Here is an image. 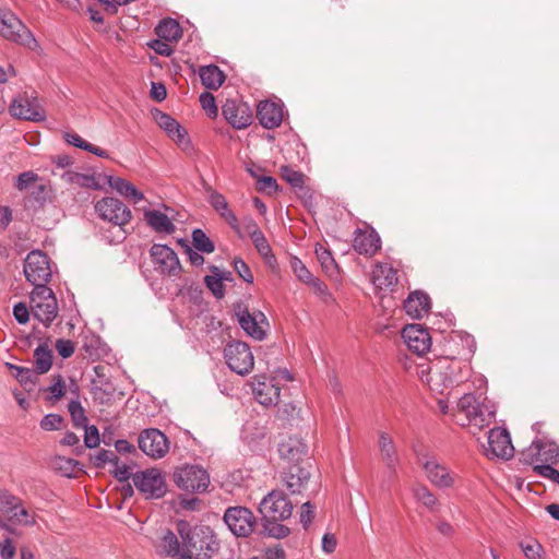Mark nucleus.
<instances>
[{"label":"nucleus","instance_id":"nucleus-1","mask_svg":"<svg viewBox=\"0 0 559 559\" xmlns=\"http://www.w3.org/2000/svg\"><path fill=\"white\" fill-rule=\"evenodd\" d=\"M467 362L456 358L439 357L423 364L418 368V376L429 389L438 394L460 385L469 377Z\"/></svg>","mask_w":559,"mask_h":559},{"label":"nucleus","instance_id":"nucleus-2","mask_svg":"<svg viewBox=\"0 0 559 559\" xmlns=\"http://www.w3.org/2000/svg\"><path fill=\"white\" fill-rule=\"evenodd\" d=\"M177 532L186 548H189L191 552L192 550L199 551L198 559H211L221 548V544L210 526L192 527L188 522L179 521Z\"/></svg>","mask_w":559,"mask_h":559},{"label":"nucleus","instance_id":"nucleus-3","mask_svg":"<svg viewBox=\"0 0 559 559\" xmlns=\"http://www.w3.org/2000/svg\"><path fill=\"white\" fill-rule=\"evenodd\" d=\"M0 35L31 50L38 47L33 33L11 11L0 8Z\"/></svg>","mask_w":559,"mask_h":559},{"label":"nucleus","instance_id":"nucleus-4","mask_svg":"<svg viewBox=\"0 0 559 559\" xmlns=\"http://www.w3.org/2000/svg\"><path fill=\"white\" fill-rule=\"evenodd\" d=\"M174 481L178 488L191 493L205 492L210 486V475L200 465L183 464L174 471Z\"/></svg>","mask_w":559,"mask_h":559},{"label":"nucleus","instance_id":"nucleus-5","mask_svg":"<svg viewBox=\"0 0 559 559\" xmlns=\"http://www.w3.org/2000/svg\"><path fill=\"white\" fill-rule=\"evenodd\" d=\"M0 513L5 521H0V526L8 530V523L19 526H33L36 521L27 509L23 507L22 500L9 492L0 490Z\"/></svg>","mask_w":559,"mask_h":559},{"label":"nucleus","instance_id":"nucleus-6","mask_svg":"<svg viewBox=\"0 0 559 559\" xmlns=\"http://www.w3.org/2000/svg\"><path fill=\"white\" fill-rule=\"evenodd\" d=\"M459 415H464L465 420L462 425L474 426L481 429L488 426L495 416V412L480 403L477 397L472 394H464L457 402Z\"/></svg>","mask_w":559,"mask_h":559},{"label":"nucleus","instance_id":"nucleus-7","mask_svg":"<svg viewBox=\"0 0 559 559\" xmlns=\"http://www.w3.org/2000/svg\"><path fill=\"white\" fill-rule=\"evenodd\" d=\"M31 309L35 319L48 326L58 314V305L51 288L38 285L31 294Z\"/></svg>","mask_w":559,"mask_h":559},{"label":"nucleus","instance_id":"nucleus-8","mask_svg":"<svg viewBox=\"0 0 559 559\" xmlns=\"http://www.w3.org/2000/svg\"><path fill=\"white\" fill-rule=\"evenodd\" d=\"M132 479L135 488L145 499H160L167 492L165 477L157 468L138 472Z\"/></svg>","mask_w":559,"mask_h":559},{"label":"nucleus","instance_id":"nucleus-9","mask_svg":"<svg viewBox=\"0 0 559 559\" xmlns=\"http://www.w3.org/2000/svg\"><path fill=\"white\" fill-rule=\"evenodd\" d=\"M293 502L282 490H272L259 504L262 520H287L293 513Z\"/></svg>","mask_w":559,"mask_h":559},{"label":"nucleus","instance_id":"nucleus-10","mask_svg":"<svg viewBox=\"0 0 559 559\" xmlns=\"http://www.w3.org/2000/svg\"><path fill=\"white\" fill-rule=\"evenodd\" d=\"M418 463L425 471L427 479L437 488L447 489L455 484L456 474L441 464L435 456L418 454Z\"/></svg>","mask_w":559,"mask_h":559},{"label":"nucleus","instance_id":"nucleus-11","mask_svg":"<svg viewBox=\"0 0 559 559\" xmlns=\"http://www.w3.org/2000/svg\"><path fill=\"white\" fill-rule=\"evenodd\" d=\"M227 366L234 372L245 376L253 369L254 358L250 347L243 342H231L224 348Z\"/></svg>","mask_w":559,"mask_h":559},{"label":"nucleus","instance_id":"nucleus-12","mask_svg":"<svg viewBox=\"0 0 559 559\" xmlns=\"http://www.w3.org/2000/svg\"><path fill=\"white\" fill-rule=\"evenodd\" d=\"M24 274L34 288H38V285H46L51 276L47 254L39 250L31 251L24 261Z\"/></svg>","mask_w":559,"mask_h":559},{"label":"nucleus","instance_id":"nucleus-13","mask_svg":"<svg viewBox=\"0 0 559 559\" xmlns=\"http://www.w3.org/2000/svg\"><path fill=\"white\" fill-rule=\"evenodd\" d=\"M224 522L234 535L247 537L254 530L255 516L246 507H229L225 511Z\"/></svg>","mask_w":559,"mask_h":559},{"label":"nucleus","instance_id":"nucleus-14","mask_svg":"<svg viewBox=\"0 0 559 559\" xmlns=\"http://www.w3.org/2000/svg\"><path fill=\"white\" fill-rule=\"evenodd\" d=\"M98 215L115 225L123 226L131 219V211L116 198H103L95 204Z\"/></svg>","mask_w":559,"mask_h":559},{"label":"nucleus","instance_id":"nucleus-15","mask_svg":"<svg viewBox=\"0 0 559 559\" xmlns=\"http://www.w3.org/2000/svg\"><path fill=\"white\" fill-rule=\"evenodd\" d=\"M155 270L162 274L177 276L181 265L176 252L166 245L155 243L150 250Z\"/></svg>","mask_w":559,"mask_h":559},{"label":"nucleus","instance_id":"nucleus-16","mask_svg":"<svg viewBox=\"0 0 559 559\" xmlns=\"http://www.w3.org/2000/svg\"><path fill=\"white\" fill-rule=\"evenodd\" d=\"M139 448L152 459H160L169 450L167 437L158 429H145L139 436Z\"/></svg>","mask_w":559,"mask_h":559},{"label":"nucleus","instance_id":"nucleus-17","mask_svg":"<svg viewBox=\"0 0 559 559\" xmlns=\"http://www.w3.org/2000/svg\"><path fill=\"white\" fill-rule=\"evenodd\" d=\"M9 112L16 119L39 122L46 115L36 97L26 95L14 98L9 107Z\"/></svg>","mask_w":559,"mask_h":559},{"label":"nucleus","instance_id":"nucleus-18","mask_svg":"<svg viewBox=\"0 0 559 559\" xmlns=\"http://www.w3.org/2000/svg\"><path fill=\"white\" fill-rule=\"evenodd\" d=\"M152 116L158 127L163 129L181 150L188 152L192 148L187 131L173 117L159 109L152 111Z\"/></svg>","mask_w":559,"mask_h":559},{"label":"nucleus","instance_id":"nucleus-19","mask_svg":"<svg viewBox=\"0 0 559 559\" xmlns=\"http://www.w3.org/2000/svg\"><path fill=\"white\" fill-rule=\"evenodd\" d=\"M222 114L235 129H245L252 122V110L242 102L227 99L222 107Z\"/></svg>","mask_w":559,"mask_h":559},{"label":"nucleus","instance_id":"nucleus-20","mask_svg":"<svg viewBox=\"0 0 559 559\" xmlns=\"http://www.w3.org/2000/svg\"><path fill=\"white\" fill-rule=\"evenodd\" d=\"M524 462L533 464L539 461L543 464L559 462V445L555 442L533 441L527 452L523 453Z\"/></svg>","mask_w":559,"mask_h":559},{"label":"nucleus","instance_id":"nucleus-21","mask_svg":"<svg viewBox=\"0 0 559 559\" xmlns=\"http://www.w3.org/2000/svg\"><path fill=\"white\" fill-rule=\"evenodd\" d=\"M488 454L500 459L513 456L514 448L509 432L503 428H493L488 433Z\"/></svg>","mask_w":559,"mask_h":559},{"label":"nucleus","instance_id":"nucleus-22","mask_svg":"<svg viewBox=\"0 0 559 559\" xmlns=\"http://www.w3.org/2000/svg\"><path fill=\"white\" fill-rule=\"evenodd\" d=\"M255 400L264 406L275 405L280 399V388L265 376H255L251 381Z\"/></svg>","mask_w":559,"mask_h":559},{"label":"nucleus","instance_id":"nucleus-23","mask_svg":"<svg viewBox=\"0 0 559 559\" xmlns=\"http://www.w3.org/2000/svg\"><path fill=\"white\" fill-rule=\"evenodd\" d=\"M402 337L409 350L421 355L429 350L431 340L427 330L418 324H411L403 329Z\"/></svg>","mask_w":559,"mask_h":559},{"label":"nucleus","instance_id":"nucleus-24","mask_svg":"<svg viewBox=\"0 0 559 559\" xmlns=\"http://www.w3.org/2000/svg\"><path fill=\"white\" fill-rule=\"evenodd\" d=\"M206 192L209 193V202L211 206L219 214L222 218L225 219V222L240 236L242 237L240 233V225L238 222L237 216L235 213L229 209V204L226 200V198L212 189L211 187H207Z\"/></svg>","mask_w":559,"mask_h":559},{"label":"nucleus","instance_id":"nucleus-25","mask_svg":"<svg viewBox=\"0 0 559 559\" xmlns=\"http://www.w3.org/2000/svg\"><path fill=\"white\" fill-rule=\"evenodd\" d=\"M257 117L265 129L277 128L283 120V107L270 100L260 102L257 107Z\"/></svg>","mask_w":559,"mask_h":559},{"label":"nucleus","instance_id":"nucleus-26","mask_svg":"<svg viewBox=\"0 0 559 559\" xmlns=\"http://www.w3.org/2000/svg\"><path fill=\"white\" fill-rule=\"evenodd\" d=\"M238 318V323L241 329L251 337L261 341L265 336V332L260 326L259 319L264 321L265 317L262 312H258V314H251L247 308H239L236 312Z\"/></svg>","mask_w":559,"mask_h":559},{"label":"nucleus","instance_id":"nucleus-27","mask_svg":"<svg viewBox=\"0 0 559 559\" xmlns=\"http://www.w3.org/2000/svg\"><path fill=\"white\" fill-rule=\"evenodd\" d=\"M310 478V471L299 464H292L284 474L287 489L293 493H301Z\"/></svg>","mask_w":559,"mask_h":559},{"label":"nucleus","instance_id":"nucleus-28","mask_svg":"<svg viewBox=\"0 0 559 559\" xmlns=\"http://www.w3.org/2000/svg\"><path fill=\"white\" fill-rule=\"evenodd\" d=\"M381 240L374 230H360L355 233L353 247L359 254L373 255L380 249Z\"/></svg>","mask_w":559,"mask_h":559},{"label":"nucleus","instance_id":"nucleus-29","mask_svg":"<svg viewBox=\"0 0 559 559\" xmlns=\"http://www.w3.org/2000/svg\"><path fill=\"white\" fill-rule=\"evenodd\" d=\"M282 459L298 463L308 452L307 444L298 437H289L278 447Z\"/></svg>","mask_w":559,"mask_h":559},{"label":"nucleus","instance_id":"nucleus-30","mask_svg":"<svg viewBox=\"0 0 559 559\" xmlns=\"http://www.w3.org/2000/svg\"><path fill=\"white\" fill-rule=\"evenodd\" d=\"M430 309V299L421 292L412 293L404 301L405 312L413 319L423 318Z\"/></svg>","mask_w":559,"mask_h":559},{"label":"nucleus","instance_id":"nucleus-31","mask_svg":"<svg viewBox=\"0 0 559 559\" xmlns=\"http://www.w3.org/2000/svg\"><path fill=\"white\" fill-rule=\"evenodd\" d=\"M378 445L382 461L390 471L395 473L400 459L393 439L389 433L382 431L379 433Z\"/></svg>","mask_w":559,"mask_h":559},{"label":"nucleus","instance_id":"nucleus-32","mask_svg":"<svg viewBox=\"0 0 559 559\" xmlns=\"http://www.w3.org/2000/svg\"><path fill=\"white\" fill-rule=\"evenodd\" d=\"M154 548L159 557L167 558L181 551L182 545L180 544L177 535L167 528L163 532V535L154 542Z\"/></svg>","mask_w":559,"mask_h":559},{"label":"nucleus","instance_id":"nucleus-33","mask_svg":"<svg viewBox=\"0 0 559 559\" xmlns=\"http://www.w3.org/2000/svg\"><path fill=\"white\" fill-rule=\"evenodd\" d=\"M108 183L118 193L133 201L135 204L144 200V194L139 191L133 183L123 178L110 176L108 178Z\"/></svg>","mask_w":559,"mask_h":559},{"label":"nucleus","instance_id":"nucleus-34","mask_svg":"<svg viewBox=\"0 0 559 559\" xmlns=\"http://www.w3.org/2000/svg\"><path fill=\"white\" fill-rule=\"evenodd\" d=\"M146 223L157 233L173 234L176 229L170 218L157 210L146 211Z\"/></svg>","mask_w":559,"mask_h":559},{"label":"nucleus","instance_id":"nucleus-35","mask_svg":"<svg viewBox=\"0 0 559 559\" xmlns=\"http://www.w3.org/2000/svg\"><path fill=\"white\" fill-rule=\"evenodd\" d=\"M372 281L379 288L393 286L397 283L396 271L386 263H379L372 271Z\"/></svg>","mask_w":559,"mask_h":559},{"label":"nucleus","instance_id":"nucleus-36","mask_svg":"<svg viewBox=\"0 0 559 559\" xmlns=\"http://www.w3.org/2000/svg\"><path fill=\"white\" fill-rule=\"evenodd\" d=\"M199 75L202 84L209 90H217L225 81L224 72L214 64L201 67Z\"/></svg>","mask_w":559,"mask_h":559},{"label":"nucleus","instance_id":"nucleus-37","mask_svg":"<svg viewBox=\"0 0 559 559\" xmlns=\"http://www.w3.org/2000/svg\"><path fill=\"white\" fill-rule=\"evenodd\" d=\"M412 493L416 502L425 507L429 512L439 510V501L436 495L425 485L417 484L413 486Z\"/></svg>","mask_w":559,"mask_h":559},{"label":"nucleus","instance_id":"nucleus-38","mask_svg":"<svg viewBox=\"0 0 559 559\" xmlns=\"http://www.w3.org/2000/svg\"><path fill=\"white\" fill-rule=\"evenodd\" d=\"M156 35L166 41H177L181 35V27L174 19H165L155 28Z\"/></svg>","mask_w":559,"mask_h":559},{"label":"nucleus","instance_id":"nucleus-39","mask_svg":"<svg viewBox=\"0 0 559 559\" xmlns=\"http://www.w3.org/2000/svg\"><path fill=\"white\" fill-rule=\"evenodd\" d=\"M34 366L38 374L48 372L52 366V352L46 344H40L34 350Z\"/></svg>","mask_w":559,"mask_h":559},{"label":"nucleus","instance_id":"nucleus-40","mask_svg":"<svg viewBox=\"0 0 559 559\" xmlns=\"http://www.w3.org/2000/svg\"><path fill=\"white\" fill-rule=\"evenodd\" d=\"M282 520H262V533L267 537L282 539L290 534V528L282 523Z\"/></svg>","mask_w":559,"mask_h":559},{"label":"nucleus","instance_id":"nucleus-41","mask_svg":"<svg viewBox=\"0 0 559 559\" xmlns=\"http://www.w3.org/2000/svg\"><path fill=\"white\" fill-rule=\"evenodd\" d=\"M252 243L254 245L259 254L263 258L266 264L274 265L276 263V258L272 253V249L266 240L264 234L261 231L258 235L250 238Z\"/></svg>","mask_w":559,"mask_h":559},{"label":"nucleus","instance_id":"nucleus-42","mask_svg":"<svg viewBox=\"0 0 559 559\" xmlns=\"http://www.w3.org/2000/svg\"><path fill=\"white\" fill-rule=\"evenodd\" d=\"M79 465V461L60 455L51 460V467L66 477H72Z\"/></svg>","mask_w":559,"mask_h":559},{"label":"nucleus","instance_id":"nucleus-43","mask_svg":"<svg viewBox=\"0 0 559 559\" xmlns=\"http://www.w3.org/2000/svg\"><path fill=\"white\" fill-rule=\"evenodd\" d=\"M192 243L198 251L204 253H212L215 250L213 241L200 228L192 231Z\"/></svg>","mask_w":559,"mask_h":559},{"label":"nucleus","instance_id":"nucleus-44","mask_svg":"<svg viewBox=\"0 0 559 559\" xmlns=\"http://www.w3.org/2000/svg\"><path fill=\"white\" fill-rule=\"evenodd\" d=\"M8 367L12 370L13 376L17 379L21 384H34L38 373L35 369H29L25 367H19L12 364H8Z\"/></svg>","mask_w":559,"mask_h":559},{"label":"nucleus","instance_id":"nucleus-45","mask_svg":"<svg viewBox=\"0 0 559 559\" xmlns=\"http://www.w3.org/2000/svg\"><path fill=\"white\" fill-rule=\"evenodd\" d=\"M68 409L75 427H86L88 419L80 401L72 400L68 405Z\"/></svg>","mask_w":559,"mask_h":559},{"label":"nucleus","instance_id":"nucleus-46","mask_svg":"<svg viewBox=\"0 0 559 559\" xmlns=\"http://www.w3.org/2000/svg\"><path fill=\"white\" fill-rule=\"evenodd\" d=\"M290 267L295 276L306 285L313 278L312 273L304 264V262L297 257L290 259Z\"/></svg>","mask_w":559,"mask_h":559},{"label":"nucleus","instance_id":"nucleus-47","mask_svg":"<svg viewBox=\"0 0 559 559\" xmlns=\"http://www.w3.org/2000/svg\"><path fill=\"white\" fill-rule=\"evenodd\" d=\"M316 254L324 272L330 275L333 274L337 265L331 252L326 250L324 247L320 246L319 248L316 249Z\"/></svg>","mask_w":559,"mask_h":559},{"label":"nucleus","instance_id":"nucleus-48","mask_svg":"<svg viewBox=\"0 0 559 559\" xmlns=\"http://www.w3.org/2000/svg\"><path fill=\"white\" fill-rule=\"evenodd\" d=\"M223 280L222 275H206L204 278L206 287L218 299L223 298L225 294Z\"/></svg>","mask_w":559,"mask_h":559},{"label":"nucleus","instance_id":"nucleus-49","mask_svg":"<svg viewBox=\"0 0 559 559\" xmlns=\"http://www.w3.org/2000/svg\"><path fill=\"white\" fill-rule=\"evenodd\" d=\"M281 174L285 181H287L294 188H301L304 186V174L294 170L288 166L281 167Z\"/></svg>","mask_w":559,"mask_h":559},{"label":"nucleus","instance_id":"nucleus-50","mask_svg":"<svg viewBox=\"0 0 559 559\" xmlns=\"http://www.w3.org/2000/svg\"><path fill=\"white\" fill-rule=\"evenodd\" d=\"M91 461L95 467L102 468L106 463L117 464L118 457L112 451L102 449L91 457Z\"/></svg>","mask_w":559,"mask_h":559},{"label":"nucleus","instance_id":"nucleus-51","mask_svg":"<svg viewBox=\"0 0 559 559\" xmlns=\"http://www.w3.org/2000/svg\"><path fill=\"white\" fill-rule=\"evenodd\" d=\"M307 285L324 302H329L330 300H332V295H331L328 286L320 278L313 276V278Z\"/></svg>","mask_w":559,"mask_h":559},{"label":"nucleus","instance_id":"nucleus-52","mask_svg":"<svg viewBox=\"0 0 559 559\" xmlns=\"http://www.w3.org/2000/svg\"><path fill=\"white\" fill-rule=\"evenodd\" d=\"M534 472L539 476L550 479L552 483L559 485V471L549 464H537L533 467Z\"/></svg>","mask_w":559,"mask_h":559},{"label":"nucleus","instance_id":"nucleus-53","mask_svg":"<svg viewBox=\"0 0 559 559\" xmlns=\"http://www.w3.org/2000/svg\"><path fill=\"white\" fill-rule=\"evenodd\" d=\"M200 103L202 108L206 111L209 117H216L217 116V106L215 104V97L209 93L204 92L200 95Z\"/></svg>","mask_w":559,"mask_h":559},{"label":"nucleus","instance_id":"nucleus-54","mask_svg":"<svg viewBox=\"0 0 559 559\" xmlns=\"http://www.w3.org/2000/svg\"><path fill=\"white\" fill-rule=\"evenodd\" d=\"M62 417L58 414H47L40 420V428L46 431L58 430L61 426Z\"/></svg>","mask_w":559,"mask_h":559},{"label":"nucleus","instance_id":"nucleus-55","mask_svg":"<svg viewBox=\"0 0 559 559\" xmlns=\"http://www.w3.org/2000/svg\"><path fill=\"white\" fill-rule=\"evenodd\" d=\"M257 189L271 194L277 191L278 185L275 178L271 176H262L257 180Z\"/></svg>","mask_w":559,"mask_h":559},{"label":"nucleus","instance_id":"nucleus-56","mask_svg":"<svg viewBox=\"0 0 559 559\" xmlns=\"http://www.w3.org/2000/svg\"><path fill=\"white\" fill-rule=\"evenodd\" d=\"M38 180V175L34 171H24L16 178L15 188L20 191L27 189L32 183Z\"/></svg>","mask_w":559,"mask_h":559},{"label":"nucleus","instance_id":"nucleus-57","mask_svg":"<svg viewBox=\"0 0 559 559\" xmlns=\"http://www.w3.org/2000/svg\"><path fill=\"white\" fill-rule=\"evenodd\" d=\"M234 269L246 283H253V275L248 264L240 258L234 260Z\"/></svg>","mask_w":559,"mask_h":559},{"label":"nucleus","instance_id":"nucleus-58","mask_svg":"<svg viewBox=\"0 0 559 559\" xmlns=\"http://www.w3.org/2000/svg\"><path fill=\"white\" fill-rule=\"evenodd\" d=\"M524 555L528 559H539L542 556V546L535 540L530 543H521L520 544Z\"/></svg>","mask_w":559,"mask_h":559},{"label":"nucleus","instance_id":"nucleus-59","mask_svg":"<svg viewBox=\"0 0 559 559\" xmlns=\"http://www.w3.org/2000/svg\"><path fill=\"white\" fill-rule=\"evenodd\" d=\"M85 428V435H84V443L86 448L94 449L98 447L100 439L98 429L95 426L84 427Z\"/></svg>","mask_w":559,"mask_h":559},{"label":"nucleus","instance_id":"nucleus-60","mask_svg":"<svg viewBox=\"0 0 559 559\" xmlns=\"http://www.w3.org/2000/svg\"><path fill=\"white\" fill-rule=\"evenodd\" d=\"M75 349L74 343L71 340L59 338L56 342V350L62 358H69L73 355Z\"/></svg>","mask_w":559,"mask_h":559},{"label":"nucleus","instance_id":"nucleus-61","mask_svg":"<svg viewBox=\"0 0 559 559\" xmlns=\"http://www.w3.org/2000/svg\"><path fill=\"white\" fill-rule=\"evenodd\" d=\"M13 316L20 324H25L29 320V310L24 302H19L13 307Z\"/></svg>","mask_w":559,"mask_h":559},{"label":"nucleus","instance_id":"nucleus-62","mask_svg":"<svg viewBox=\"0 0 559 559\" xmlns=\"http://www.w3.org/2000/svg\"><path fill=\"white\" fill-rule=\"evenodd\" d=\"M64 381L60 374L56 376L53 383L48 388V391L52 394L56 400H59L64 394Z\"/></svg>","mask_w":559,"mask_h":559},{"label":"nucleus","instance_id":"nucleus-63","mask_svg":"<svg viewBox=\"0 0 559 559\" xmlns=\"http://www.w3.org/2000/svg\"><path fill=\"white\" fill-rule=\"evenodd\" d=\"M313 519V507L312 504L307 501L301 506V512H300V523L305 528H307Z\"/></svg>","mask_w":559,"mask_h":559},{"label":"nucleus","instance_id":"nucleus-64","mask_svg":"<svg viewBox=\"0 0 559 559\" xmlns=\"http://www.w3.org/2000/svg\"><path fill=\"white\" fill-rule=\"evenodd\" d=\"M264 559H286V552L280 545L269 547L264 551Z\"/></svg>","mask_w":559,"mask_h":559}]
</instances>
